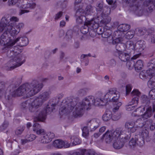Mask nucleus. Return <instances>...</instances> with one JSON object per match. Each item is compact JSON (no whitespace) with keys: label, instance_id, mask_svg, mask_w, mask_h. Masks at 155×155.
Returning <instances> with one entry per match:
<instances>
[{"label":"nucleus","instance_id":"nucleus-29","mask_svg":"<svg viewBox=\"0 0 155 155\" xmlns=\"http://www.w3.org/2000/svg\"><path fill=\"white\" fill-rule=\"evenodd\" d=\"M29 3L24 4L21 6V8L25 9L29 8L30 9H33L35 8L36 6L35 2L34 1H31L30 0H28Z\"/></svg>","mask_w":155,"mask_h":155},{"label":"nucleus","instance_id":"nucleus-34","mask_svg":"<svg viewBox=\"0 0 155 155\" xmlns=\"http://www.w3.org/2000/svg\"><path fill=\"white\" fill-rule=\"evenodd\" d=\"M84 10L86 16L89 15H91L92 13H93L95 12L94 8L91 5H87Z\"/></svg>","mask_w":155,"mask_h":155},{"label":"nucleus","instance_id":"nucleus-9","mask_svg":"<svg viewBox=\"0 0 155 155\" xmlns=\"http://www.w3.org/2000/svg\"><path fill=\"white\" fill-rule=\"evenodd\" d=\"M57 104L54 103L51 105L48 104L47 106L46 109L41 110L37 117V120L38 121L43 122L46 118V115L49 114L55 109V107Z\"/></svg>","mask_w":155,"mask_h":155},{"label":"nucleus","instance_id":"nucleus-36","mask_svg":"<svg viewBox=\"0 0 155 155\" xmlns=\"http://www.w3.org/2000/svg\"><path fill=\"white\" fill-rule=\"evenodd\" d=\"M130 28V25L127 24H122L119 25L117 27V29H120L122 32H125Z\"/></svg>","mask_w":155,"mask_h":155},{"label":"nucleus","instance_id":"nucleus-51","mask_svg":"<svg viewBox=\"0 0 155 155\" xmlns=\"http://www.w3.org/2000/svg\"><path fill=\"white\" fill-rule=\"evenodd\" d=\"M36 136L33 134H28L25 136L26 139H27L29 141H32L36 138Z\"/></svg>","mask_w":155,"mask_h":155},{"label":"nucleus","instance_id":"nucleus-64","mask_svg":"<svg viewBox=\"0 0 155 155\" xmlns=\"http://www.w3.org/2000/svg\"><path fill=\"white\" fill-rule=\"evenodd\" d=\"M63 15V12L61 11H60L57 13L55 15L54 19L55 20H58Z\"/></svg>","mask_w":155,"mask_h":155},{"label":"nucleus","instance_id":"nucleus-46","mask_svg":"<svg viewBox=\"0 0 155 155\" xmlns=\"http://www.w3.org/2000/svg\"><path fill=\"white\" fill-rule=\"evenodd\" d=\"M140 100L141 102L143 104H148L150 102V100L149 98L145 95H143L141 97Z\"/></svg>","mask_w":155,"mask_h":155},{"label":"nucleus","instance_id":"nucleus-39","mask_svg":"<svg viewBox=\"0 0 155 155\" xmlns=\"http://www.w3.org/2000/svg\"><path fill=\"white\" fill-rule=\"evenodd\" d=\"M31 105V100L29 99L21 103V107L23 109L27 110L28 109Z\"/></svg>","mask_w":155,"mask_h":155},{"label":"nucleus","instance_id":"nucleus-11","mask_svg":"<svg viewBox=\"0 0 155 155\" xmlns=\"http://www.w3.org/2000/svg\"><path fill=\"white\" fill-rule=\"evenodd\" d=\"M96 9L97 12L96 16L101 15L103 14L106 15H109L111 12L110 8L104 7L103 2H99L96 4Z\"/></svg>","mask_w":155,"mask_h":155},{"label":"nucleus","instance_id":"nucleus-10","mask_svg":"<svg viewBox=\"0 0 155 155\" xmlns=\"http://www.w3.org/2000/svg\"><path fill=\"white\" fill-rule=\"evenodd\" d=\"M131 94L133 95L131 101L127 105L129 107L127 108L128 110H130L134 109L135 106H137L138 103L139 96L140 93L137 90H134L131 92Z\"/></svg>","mask_w":155,"mask_h":155},{"label":"nucleus","instance_id":"nucleus-4","mask_svg":"<svg viewBox=\"0 0 155 155\" xmlns=\"http://www.w3.org/2000/svg\"><path fill=\"white\" fill-rule=\"evenodd\" d=\"M0 94H4L3 102L5 106L8 107L11 106L13 104V98L15 96L13 92L7 90V87L4 82L0 83Z\"/></svg>","mask_w":155,"mask_h":155},{"label":"nucleus","instance_id":"nucleus-28","mask_svg":"<svg viewBox=\"0 0 155 155\" xmlns=\"http://www.w3.org/2000/svg\"><path fill=\"white\" fill-rule=\"evenodd\" d=\"M135 46V50L141 52L144 49L145 44L143 41L140 40L136 42Z\"/></svg>","mask_w":155,"mask_h":155},{"label":"nucleus","instance_id":"nucleus-15","mask_svg":"<svg viewBox=\"0 0 155 155\" xmlns=\"http://www.w3.org/2000/svg\"><path fill=\"white\" fill-rule=\"evenodd\" d=\"M31 100V105L29 107V111L31 112H34L36 108L41 106L43 103L38 97L34 99Z\"/></svg>","mask_w":155,"mask_h":155},{"label":"nucleus","instance_id":"nucleus-14","mask_svg":"<svg viewBox=\"0 0 155 155\" xmlns=\"http://www.w3.org/2000/svg\"><path fill=\"white\" fill-rule=\"evenodd\" d=\"M135 123L133 121L127 122L125 124V128L126 130L121 129L122 130L126 131V136L128 138H130V132L134 133L137 130L134 126Z\"/></svg>","mask_w":155,"mask_h":155},{"label":"nucleus","instance_id":"nucleus-63","mask_svg":"<svg viewBox=\"0 0 155 155\" xmlns=\"http://www.w3.org/2000/svg\"><path fill=\"white\" fill-rule=\"evenodd\" d=\"M150 38L149 39V41L152 43H155V35H149Z\"/></svg>","mask_w":155,"mask_h":155},{"label":"nucleus","instance_id":"nucleus-23","mask_svg":"<svg viewBox=\"0 0 155 155\" xmlns=\"http://www.w3.org/2000/svg\"><path fill=\"white\" fill-rule=\"evenodd\" d=\"M115 117V115H114L112 116L111 111L107 110L106 111L105 113L103 115L102 118L103 120L105 121H108L111 118H112L113 120H117L119 118V117H117L116 118Z\"/></svg>","mask_w":155,"mask_h":155},{"label":"nucleus","instance_id":"nucleus-6","mask_svg":"<svg viewBox=\"0 0 155 155\" xmlns=\"http://www.w3.org/2000/svg\"><path fill=\"white\" fill-rule=\"evenodd\" d=\"M121 131L119 136L114 139L115 141L113 144L114 147L116 149H119L122 148L126 140L129 139L126 136V131L121 130Z\"/></svg>","mask_w":155,"mask_h":155},{"label":"nucleus","instance_id":"nucleus-7","mask_svg":"<svg viewBox=\"0 0 155 155\" xmlns=\"http://www.w3.org/2000/svg\"><path fill=\"white\" fill-rule=\"evenodd\" d=\"M87 16H78L75 17L76 18V21L78 24H81L84 23V24L90 25L94 28H96L98 26V24L94 21L93 18L89 19L87 17Z\"/></svg>","mask_w":155,"mask_h":155},{"label":"nucleus","instance_id":"nucleus-17","mask_svg":"<svg viewBox=\"0 0 155 155\" xmlns=\"http://www.w3.org/2000/svg\"><path fill=\"white\" fill-rule=\"evenodd\" d=\"M54 137V134L53 133L50 132L47 134H45L43 136L41 137L40 141V142L42 143H48L51 142L52 139Z\"/></svg>","mask_w":155,"mask_h":155},{"label":"nucleus","instance_id":"nucleus-59","mask_svg":"<svg viewBox=\"0 0 155 155\" xmlns=\"http://www.w3.org/2000/svg\"><path fill=\"white\" fill-rule=\"evenodd\" d=\"M37 135H44L45 134V130L42 129L41 128L37 130L35 132Z\"/></svg>","mask_w":155,"mask_h":155},{"label":"nucleus","instance_id":"nucleus-37","mask_svg":"<svg viewBox=\"0 0 155 155\" xmlns=\"http://www.w3.org/2000/svg\"><path fill=\"white\" fill-rule=\"evenodd\" d=\"M63 141L60 140H57L54 141L53 145L56 148H61L63 147Z\"/></svg>","mask_w":155,"mask_h":155},{"label":"nucleus","instance_id":"nucleus-58","mask_svg":"<svg viewBox=\"0 0 155 155\" xmlns=\"http://www.w3.org/2000/svg\"><path fill=\"white\" fill-rule=\"evenodd\" d=\"M117 44L116 45V50L119 52H121L123 51V50L121 49V47H122L123 45L121 43H116Z\"/></svg>","mask_w":155,"mask_h":155},{"label":"nucleus","instance_id":"nucleus-32","mask_svg":"<svg viewBox=\"0 0 155 155\" xmlns=\"http://www.w3.org/2000/svg\"><path fill=\"white\" fill-rule=\"evenodd\" d=\"M152 107L150 106L147 108L146 111L143 115H142V117L144 119H147L150 117L152 115Z\"/></svg>","mask_w":155,"mask_h":155},{"label":"nucleus","instance_id":"nucleus-49","mask_svg":"<svg viewBox=\"0 0 155 155\" xmlns=\"http://www.w3.org/2000/svg\"><path fill=\"white\" fill-rule=\"evenodd\" d=\"M8 25L2 22L0 24V33L3 31L4 30H5V32H6L7 31V27Z\"/></svg>","mask_w":155,"mask_h":155},{"label":"nucleus","instance_id":"nucleus-35","mask_svg":"<svg viewBox=\"0 0 155 155\" xmlns=\"http://www.w3.org/2000/svg\"><path fill=\"white\" fill-rule=\"evenodd\" d=\"M89 27H90L92 29H96L93 28L90 25L84 24V25L82 26L81 28L80 31L81 33L83 34H85L87 33L89 31Z\"/></svg>","mask_w":155,"mask_h":155},{"label":"nucleus","instance_id":"nucleus-33","mask_svg":"<svg viewBox=\"0 0 155 155\" xmlns=\"http://www.w3.org/2000/svg\"><path fill=\"white\" fill-rule=\"evenodd\" d=\"M22 78L21 76H17L13 77L11 80L12 84L15 86L19 85L21 82Z\"/></svg>","mask_w":155,"mask_h":155},{"label":"nucleus","instance_id":"nucleus-24","mask_svg":"<svg viewBox=\"0 0 155 155\" xmlns=\"http://www.w3.org/2000/svg\"><path fill=\"white\" fill-rule=\"evenodd\" d=\"M155 0H147L144 2V5L146 6L147 11L151 12L155 7Z\"/></svg>","mask_w":155,"mask_h":155},{"label":"nucleus","instance_id":"nucleus-54","mask_svg":"<svg viewBox=\"0 0 155 155\" xmlns=\"http://www.w3.org/2000/svg\"><path fill=\"white\" fill-rule=\"evenodd\" d=\"M129 144L130 146H135L137 144V142L136 140V137H135L134 138H132L129 142Z\"/></svg>","mask_w":155,"mask_h":155},{"label":"nucleus","instance_id":"nucleus-30","mask_svg":"<svg viewBox=\"0 0 155 155\" xmlns=\"http://www.w3.org/2000/svg\"><path fill=\"white\" fill-rule=\"evenodd\" d=\"M139 136L146 140L147 141H150L149 132L146 129H143L139 134Z\"/></svg>","mask_w":155,"mask_h":155},{"label":"nucleus","instance_id":"nucleus-53","mask_svg":"<svg viewBox=\"0 0 155 155\" xmlns=\"http://www.w3.org/2000/svg\"><path fill=\"white\" fill-rule=\"evenodd\" d=\"M88 134L89 131L87 127H84L82 129V136L86 138L88 136Z\"/></svg>","mask_w":155,"mask_h":155},{"label":"nucleus","instance_id":"nucleus-13","mask_svg":"<svg viewBox=\"0 0 155 155\" xmlns=\"http://www.w3.org/2000/svg\"><path fill=\"white\" fill-rule=\"evenodd\" d=\"M23 26L24 25L22 23H19L14 26L12 25H8L7 27V32L8 33H9L11 36L14 38L19 32L21 28H22Z\"/></svg>","mask_w":155,"mask_h":155},{"label":"nucleus","instance_id":"nucleus-3","mask_svg":"<svg viewBox=\"0 0 155 155\" xmlns=\"http://www.w3.org/2000/svg\"><path fill=\"white\" fill-rule=\"evenodd\" d=\"M64 101V105L61 109V112L64 114L70 113L75 107V110L73 112L74 116L75 117H81L83 115L85 107L80 103H78V99L75 98L67 99L64 100L63 102Z\"/></svg>","mask_w":155,"mask_h":155},{"label":"nucleus","instance_id":"nucleus-20","mask_svg":"<svg viewBox=\"0 0 155 155\" xmlns=\"http://www.w3.org/2000/svg\"><path fill=\"white\" fill-rule=\"evenodd\" d=\"M125 51L128 54H134L135 50L134 42L131 41H127L125 44Z\"/></svg>","mask_w":155,"mask_h":155},{"label":"nucleus","instance_id":"nucleus-48","mask_svg":"<svg viewBox=\"0 0 155 155\" xmlns=\"http://www.w3.org/2000/svg\"><path fill=\"white\" fill-rule=\"evenodd\" d=\"M137 144L140 147L143 146L145 143L144 140L139 136L138 137H136Z\"/></svg>","mask_w":155,"mask_h":155},{"label":"nucleus","instance_id":"nucleus-55","mask_svg":"<svg viewBox=\"0 0 155 155\" xmlns=\"http://www.w3.org/2000/svg\"><path fill=\"white\" fill-rule=\"evenodd\" d=\"M146 30L142 28L138 29V31L137 33V35L139 36H141L144 35L146 32Z\"/></svg>","mask_w":155,"mask_h":155},{"label":"nucleus","instance_id":"nucleus-40","mask_svg":"<svg viewBox=\"0 0 155 155\" xmlns=\"http://www.w3.org/2000/svg\"><path fill=\"white\" fill-rule=\"evenodd\" d=\"M67 3V1L65 0L63 1H58L57 2V5L58 8L64 9L66 7Z\"/></svg>","mask_w":155,"mask_h":155},{"label":"nucleus","instance_id":"nucleus-1","mask_svg":"<svg viewBox=\"0 0 155 155\" xmlns=\"http://www.w3.org/2000/svg\"><path fill=\"white\" fill-rule=\"evenodd\" d=\"M120 96V93L115 88H111L108 90L104 98H94V103L92 105L95 106H104L107 103V101L112 102L114 106L113 111L114 112L117 110L119 107L122 105L121 102H119V100Z\"/></svg>","mask_w":155,"mask_h":155},{"label":"nucleus","instance_id":"nucleus-56","mask_svg":"<svg viewBox=\"0 0 155 155\" xmlns=\"http://www.w3.org/2000/svg\"><path fill=\"white\" fill-rule=\"evenodd\" d=\"M149 95L151 99H155V88L152 89L149 92Z\"/></svg>","mask_w":155,"mask_h":155},{"label":"nucleus","instance_id":"nucleus-57","mask_svg":"<svg viewBox=\"0 0 155 155\" xmlns=\"http://www.w3.org/2000/svg\"><path fill=\"white\" fill-rule=\"evenodd\" d=\"M33 130L35 132L38 129H39L41 128L40 125L38 123H36L34 124L33 126Z\"/></svg>","mask_w":155,"mask_h":155},{"label":"nucleus","instance_id":"nucleus-43","mask_svg":"<svg viewBox=\"0 0 155 155\" xmlns=\"http://www.w3.org/2000/svg\"><path fill=\"white\" fill-rule=\"evenodd\" d=\"M143 66V62L140 60L137 61L136 63L134 64V66L135 70H140L142 69Z\"/></svg>","mask_w":155,"mask_h":155},{"label":"nucleus","instance_id":"nucleus-19","mask_svg":"<svg viewBox=\"0 0 155 155\" xmlns=\"http://www.w3.org/2000/svg\"><path fill=\"white\" fill-rule=\"evenodd\" d=\"M108 15H106L104 13L103 14L101 15V16L97 15V19L94 20H98V22H100L101 24L106 25L108 24L111 21V18L108 16Z\"/></svg>","mask_w":155,"mask_h":155},{"label":"nucleus","instance_id":"nucleus-18","mask_svg":"<svg viewBox=\"0 0 155 155\" xmlns=\"http://www.w3.org/2000/svg\"><path fill=\"white\" fill-rule=\"evenodd\" d=\"M94 100V97L90 96H88L84 99L80 103L85 108L88 110L90 107L94 103L93 100Z\"/></svg>","mask_w":155,"mask_h":155},{"label":"nucleus","instance_id":"nucleus-25","mask_svg":"<svg viewBox=\"0 0 155 155\" xmlns=\"http://www.w3.org/2000/svg\"><path fill=\"white\" fill-rule=\"evenodd\" d=\"M8 33L7 31L6 32H4L1 36L0 38V43L2 45H5V47L8 48H9L6 46L7 43L9 42L11 40H12V39L9 40L7 42V41L8 38Z\"/></svg>","mask_w":155,"mask_h":155},{"label":"nucleus","instance_id":"nucleus-62","mask_svg":"<svg viewBox=\"0 0 155 155\" xmlns=\"http://www.w3.org/2000/svg\"><path fill=\"white\" fill-rule=\"evenodd\" d=\"M86 92V89L83 88L80 89L78 92V95H83L85 94Z\"/></svg>","mask_w":155,"mask_h":155},{"label":"nucleus","instance_id":"nucleus-61","mask_svg":"<svg viewBox=\"0 0 155 155\" xmlns=\"http://www.w3.org/2000/svg\"><path fill=\"white\" fill-rule=\"evenodd\" d=\"M17 2V0H8V5L9 6L14 5Z\"/></svg>","mask_w":155,"mask_h":155},{"label":"nucleus","instance_id":"nucleus-50","mask_svg":"<svg viewBox=\"0 0 155 155\" xmlns=\"http://www.w3.org/2000/svg\"><path fill=\"white\" fill-rule=\"evenodd\" d=\"M25 129V127L22 126L18 127L15 131L16 135H20L21 134Z\"/></svg>","mask_w":155,"mask_h":155},{"label":"nucleus","instance_id":"nucleus-38","mask_svg":"<svg viewBox=\"0 0 155 155\" xmlns=\"http://www.w3.org/2000/svg\"><path fill=\"white\" fill-rule=\"evenodd\" d=\"M151 76L152 77L148 81L147 84L149 87L153 88L155 87V76L154 75Z\"/></svg>","mask_w":155,"mask_h":155},{"label":"nucleus","instance_id":"nucleus-8","mask_svg":"<svg viewBox=\"0 0 155 155\" xmlns=\"http://www.w3.org/2000/svg\"><path fill=\"white\" fill-rule=\"evenodd\" d=\"M21 56L20 55L15 56L13 59L8 62L7 70L11 71L21 65L25 62V61H21Z\"/></svg>","mask_w":155,"mask_h":155},{"label":"nucleus","instance_id":"nucleus-52","mask_svg":"<svg viewBox=\"0 0 155 155\" xmlns=\"http://www.w3.org/2000/svg\"><path fill=\"white\" fill-rule=\"evenodd\" d=\"M9 125L8 122L7 121H5L3 124L0 127V130L3 131Z\"/></svg>","mask_w":155,"mask_h":155},{"label":"nucleus","instance_id":"nucleus-21","mask_svg":"<svg viewBox=\"0 0 155 155\" xmlns=\"http://www.w3.org/2000/svg\"><path fill=\"white\" fill-rule=\"evenodd\" d=\"M139 5L138 1L136 0H134L133 1V5L131 8L136 15L140 16L143 14V10L142 9L140 8V7Z\"/></svg>","mask_w":155,"mask_h":155},{"label":"nucleus","instance_id":"nucleus-41","mask_svg":"<svg viewBox=\"0 0 155 155\" xmlns=\"http://www.w3.org/2000/svg\"><path fill=\"white\" fill-rule=\"evenodd\" d=\"M85 10L82 8H79L76 11L75 15V17H79L78 16H85Z\"/></svg>","mask_w":155,"mask_h":155},{"label":"nucleus","instance_id":"nucleus-45","mask_svg":"<svg viewBox=\"0 0 155 155\" xmlns=\"http://www.w3.org/2000/svg\"><path fill=\"white\" fill-rule=\"evenodd\" d=\"M111 32L109 30L104 31L103 33H99V35H101L102 37L107 38L110 37Z\"/></svg>","mask_w":155,"mask_h":155},{"label":"nucleus","instance_id":"nucleus-16","mask_svg":"<svg viewBox=\"0 0 155 155\" xmlns=\"http://www.w3.org/2000/svg\"><path fill=\"white\" fill-rule=\"evenodd\" d=\"M101 124V121L98 119H94L88 121L87 127L89 128L91 131H94L99 127Z\"/></svg>","mask_w":155,"mask_h":155},{"label":"nucleus","instance_id":"nucleus-31","mask_svg":"<svg viewBox=\"0 0 155 155\" xmlns=\"http://www.w3.org/2000/svg\"><path fill=\"white\" fill-rule=\"evenodd\" d=\"M131 54L126 53L120 52L119 53V57L120 59L122 61L125 62L128 61L130 58V56Z\"/></svg>","mask_w":155,"mask_h":155},{"label":"nucleus","instance_id":"nucleus-44","mask_svg":"<svg viewBox=\"0 0 155 155\" xmlns=\"http://www.w3.org/2000/svg\"><path fill=\"white\" fill-rule=\"evenodd\" d=\"M71 140L73 146H75L80 144L81 143V140L76 137H73L71 138Z\"/></svg>","mask_w":155,"mask_h":155},{"label":"nucleus","instance_id":"nucleus-5","mask_svg":"<svg viewBox=\"0 0 155 155\" xmlns=\"http://www.w3.org/2000/svg\"><path fill=\"white\" fill-rule=\"evenodd\" d=\"M121 132V128H117L114 132L107 131L103 135L101 139L104 138L106 143H109L113 139L114 140L116 137H119Z\"/></svg>","mask_w":155,"mask_h":155},{"label":"nucleus","instance_id":"nucleus-2","mask_svg":"<svg viewBox=\"0 0 155 155\" xmlns=\"http://www.w3.org/2000/svg\"><path fill=\"white\" fill-rule=\"evenodd\" d=\"M43 85L37 80L33 81L31 83H26L20 86L13 92L15 96H24L28 98L39 92L43 87Z\"/></svg>","mask_w":155,"mask_h":155},{"label":"nucleus","instance_id":"nucleus-42","mask_svg":"<svg viewBox=\"0 0 155 155\" xmlns=\"http://www.w3.org/2000/svg\"><path fill=\"white\" fill-rule=\"evenodd\" d=\"M145 119L143 118L142 117L137 119L136 122V124L137 127L139 128L143 127L145 124V122L144 121Z\"/></svg>","mask_w":155,"mask_h":155},{"label":"nucleus","instance_id":"nucleus-60","mask_svg":"<svg viewBox=\"0 0 155 155\" xmlns=\"http://www.w3.org/2000/svg\"><path fill=\"white\" fill-rule=\"evenodd\" d=\"M10 20L11 21V23H9L8 25H12V24L14 22H16L18 21V19L16 17L13 16L10 18Z\"/></svg>","mask_w":155,"mask_h":155},{"label":"nucleus","instance_id":"nucleus-22","mask_svg":"<svg viewBox=\"0 0 155 155\" xmlns=\"http://www.w3.org/2000/svg\"><path fill=\"white\" fill-rule=\"evenodd\" d=\"M155 74L154 70H152L150 68H148L146 71L144 70L141 71L140 74L139 76L140 78L145 80L148 78V76H150Z\"/></svg>","mask_w":155,"mask_h":155},{"label":"nucleus","instance_id":"nucleus-26","mask_svg":"<svg viewBox=\"0 0 155 155\" xmlns=\"http://www.w3.org/2000/svg\"><path fill=\"white\" fill-rule=\"evenodd\" d=\"M51 93L50 91H45L40 94L38 97L43 103L49 98Z\"/></svg>","mask_w":155,"mask_h":155},{"label":"nucleus","instance_id":"nucleus-12","mask_svg":"<svg viewBox=\"0 0 155 155\" xmlns=\"http://www.w3.org/2000/svg\"><path fill=\"white\" fill-rule=\"evenodd\" d=\"M18 41H20L19 45L21 47L26 46L29 42L28 40L26 37H19L15 40H11L7 43L6 46L11 48Z\"/></svg>","mask_w":155,"mask_h":155},{"label":"nucleus","instance_id":"nucleus-47","mask_svg":"<svg viewBox=\"0 0 155 155\" xmlns=\"http://www.w3.org/2000/svg\"><path fill=\"white\" fill-rule=\"evenodd\" d=\"M135 33L134 31H130L127 32L125 35V38L127 39L132 38L134 36Z\"/></svg>","mask_w":155,"mask_h":155},{"label":"nucleus","instance_id":"nucleus-27","mask_svg":"<svg viewBox=\"0 0 155 155\" xmlns=\"http://www.w3.org/2000/svg\"><path fill=\"white\" fill-rule=\"evenodd\" d=\"M120 29H118L114 32V34L116 36V38L113 40L112 41L113 44H116V43L120 42L121 41V36L123 34V32L120 31Z\"/></svg>","mask_w":155,"mask_h":155}]
</instances>
